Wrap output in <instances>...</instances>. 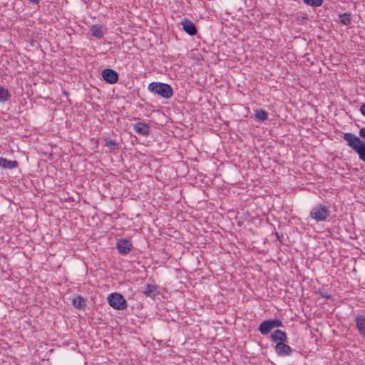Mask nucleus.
Wrapping results in <instances>:
<instances>
[{
    "instance_id": "nucleus-1",
    "label": "nucleus",
    "mask_w": 365,
    "mask_h": 365,
    "mask_svg": "<svg viewBox=\"0 0 365 365\" xmlns=\"http://www.w3.org/2000/svg\"><path fill=\"white\" fill-rule=\"evenodd\" d=\"M148 88L152 93L166 99L170 98L173 95L172 87L165 83L152 82L148 85Z\"/></svg>"
},
{
    "instance_id": "nucleus-2",
    "label": "nucleus",
    "mask_w": 365,
    "mask_h": 365,
    "mask_svg": "<svg viewBox=\"0 0 365 365\" xmlns=\"http://www.w3.org/2000/svg\"><path fill=\"white\" fill-rule=\"evenodd\" d=\"M309 216L317 222L326 221L329 216V207L324 205L318 204L311 210Z\"/></svg>"
},
{
    "instance_id": "nucleus-3",
    "label": "nucleus",
    "mask_w": 365,
    "mask_h": 365,
    "mask_svg": "<svg viewBox=\"0 0 365 365\" xmlns=\"http://www.w3.org/2000/svg\"><path fill=\"white\" fill-rule=\"evenodd\" d=\"M108 302L115 309L123 310L127 307V302L123 296L119 293H112L108 297Z\"/></svg>"
},
{
    "instance_id": "nucleus-4",
    "label": "nucleus",
    "mask_w": 365,
    "mask_h": 365,
    "mask_svg": "<svg viewBox=\"0 0 365 365\" xmlns=\"http://www.w3.org/2000/svg\"><path fill=\"white\" fill-rule=\"evenodd\" d=\"M282 327V322L277 319H268L260 323L258 330L263 334H268L273 329Z\"/></svg>"
},
{
    "instance_id": "nucleus-5",
    "label": "nucleus",
    "mask_w": 365,
    "mask_h": 365,
    "mask_svg": "<svg viewBox=\"0 0 365 365\" xmlns=\"http://www.w3.org/2000/svg\"><path fill=\"white\" fill-rule=\"evenodd\" d=\"M116 248L120 254L126 255L133 249V245L128 239L121 238L118 240Z\"/></svg>"
},
{
    "instance_id": "nucleus-6",
    "label": "nucleus",
    "mask_w": 365,
    "mask_h": 365,
    "mask_svg": "<svg viewBox=\"0 0 365 365\" xmlns=\"http://www.w3.org/2000/svg\"><path fill=\"white\" fill-rule=\"evenodd\" d=\"M342 138L344 140L346 141V145L354 150H355L359 145L362 142L358 136L351 133H344Z\"/></svg>"
},
{
    "instance_id": "nucleus-7",
    "label": "nucleus",
    "mask_w": 365,
    "mask_h": 365,
    "mask_svg": "<svg viewBox=\"0 0 365 365\" xmlns=\"http://www.w3.org/2000/svg\"><path fill=\"white\" fill-rule=\"evenodd\" d=\"M102 77L106 82L110 84L115 83L118 81V73L115 71L110 68H105L104 70H103Z\"/></svg>"
},
{
    "instance_id": "nucleus-8",
    "label": "nucleus",
    "mask_w": 365,
    "mask_h": 365,
    "mask_svg": "<svg viewBox=\"0 0 365 365\" xmlns=\"http://www.w3.org/2000/svg\"><path fill=\"white\" fill-rule=\"evenodd\" d=\"M182 29L190 36H194L197 33V28L193 22L188 19H183L181 21Z\"/></svg>"
},
{
    "instance_id": "nucleus-9",
    "label": "nucleus",
    "mask_w": 365,
    "mask_h": 365,
    "mask_svg": "<svg viewBox=\"0 0 365 365\" xmlns=\"http://www.w3.org/2000/svg\"><path fill=\"white\" fill-rule=\"evenodd\" d=\"M275 351L277 355L284 356H289L292 354L293 349L286 344V342L283 343H277L275 346Z\"/></svg>"
},
{
    "instance_id": "nucleus-10",
    "label": "nucleus",
    "mask_w": 365,
    "mask_h": 365,
    "mask_svg": "<svg viewBox=\"0 0 365 365\" xmlns=\"http://www.w3.org/2000/svg\"><path fill=\"white\" fill-rule=\"evenodd\" d=\"M272 339L277 343L287 342V336L285 331L276 329L271 334Z\"/></svg>"
},
{
    "instance_id": "nucleus-11",
    "label": "nucleus",
    "mask_w": 365,
    "mask_h": 365,
    "mask_svg": "<svg viewBox=\"0 0 365 365\" xmlns=\"http://www.w3.org/2000/svg\"><path fill=\"white\" fill-rule=\"evenodd\" d=\"M134 130L137 133L143 135H148L150 133V127L144 122L135 123Z\"/></svg>"
},
{
    "instance_id": "nucleus-12",
    "label": "nucleus",
    "mask_w": 365,
    "mask_h": 365,
    "mask_svg": "<svg viewBox=\"0 0 365 365\" xmlns=\"http://www.w3.org/2000/svg\"><path fill=\"white\" fill-rule=\"evenodd\" d=\"M355 321L360 334L365 336V317L363 315L358 314Z\"/></svg>"
},
{
    "instance_id": "nucleus-13",
    "label": "nucleus",
    "mask_w": 365,
    "mask_h": 365,
    "mask_svg": "<svg viewBox=\"0 0 365 365\" xmlns=\"http://www.w3.org/2000/svg\"><path fill=\"white\" fill-rule=\"evenodd\" d=\"M18 162L16 160H7L3 157H0V167L4 168L13 169L18 167Z\"/></svg>"
},
{
    "instance_id": "nucleus-14",
    "label": "nucleus",
    "mask_w": 365,
    "mask_h": 365,
    "mask_svg": "<svg viewBox=\"0 0 365 365\" xmlns=\"http://www.w3.org/2000/svg\"><path fill=\"white\" fill-rule=\"evenodd\" d=\"M143 292L145 296L152 298L155 297L159 293L158 287L154 284H147Z\"/></svg>"
},
{
    "instance_id": "nucleus-15",
    "label": "nucleus",
    "mask_w": 365,
    "mask_h": 365,
    "mask_svg": "<svg viewBox=\"0 0 365 365\" xmlns=\"http://www.w3.org/2000/svg\"><path fill=\"white\" fill-rule=\"evenodd\" d=\"M72 304L74 307L78 309H84L86 306L84 299L81 296H77L73 298L72 300Z\"/></svg>"
},
{
    "instance_id": "nucleus-16",
    "label": "nucleus",
    "mask_w": 365,
    "mask_h": 365,
    "mask_svg": "<svg viewBox=\"0 0 365 365\" xmlns=\"http://www.w3.org/2000/svg\"><path fill=\"white\" fill-rule=\"evenodd\" d=\"M93 36L97 38H101L103 36L102 26L98 24L93 25L91 29Z\"/></svg>"
},
{
    "instance_id": "nucleus-17",
    "label": "nucleus",
    "mask_w": 365,
    "mask_h": 365,
    "mask_svg": "<svg viewBox=\"0 0 365 365\" xmlns=\"http://www.w3.org/2000/svg\"><path fill=\"white\" fill-rule=\"evenodd\" d=\"M354 151L359 155V159L365 162V142L362 141Z\"/></svg>"
},
{
    "instance_id": "nucleus-18",
    "label": "nucleus",
    "mask_w": 365,
    "mask_h": 365,
    "mask_svg": "<svg viewBox=\"0 0 365 365\" xmlns=\"http://www.w3.org/2000/svg\"><path fill=\"white\" fill-rule=\"evenodd\" d=\"M105 146L108 147L110 151L118 149V143L115 140L110 138H105Z\"/></svg>"
},
{
    "instance_id": "nucleus-19",
    "label": "nucleus",
    "mask_w": 365,
    "mask_h": 365,
    "mask_svg": "<svg viewBox=\"0 0 365 365\" xmlns=\"http://www.w3.org/2000/svg\"><path fill=\"white\" fill-rule=\"evenodd\" d=\"M339 20L342 24L345 26H349L351 22V17L350 13H344L339 14Z\"/></svg>"
},
{
    "instance_id": "nucleus-20",
    "label": "nucleus",
    "mask_w": 365,
    "mask_h": 365,
    "mask_svg": "<svg viewBox=\"0 0 365 365\" xmlns=\"http://www.w3.org/2000/svg\"><path fill=\"white\" fill-rule=\"evenodd\" d=\"M10 97V93L9 91L4 87H0V102L4 103Z\"/></svg>"
},
{
    "instance_id": "nucleus-21",
    "label": "nucleus",
    "mask_w": 365,
    "mask_h": 365,
    "mask_svg": "<svg viewBox=\"0 0 365 365\" xmlns=\"http://www.w3.org/2000/svg\"><path fill=\"white\" fill-rule=\"evenodd\" d=\"M255 118L259 121H264L267 119V113L262 109L257 110L255 113Z\"/></svg>"
},
{
    "instance_id": "nucleus-22",
    "label": "nucleus",
    "mask_w": 365,
    "mask_h": 365,
    "mask_svg": "<svg viewBox=\"0 0 365 365\" xmlns=\"http://www.w3.org/2000/svg\"><path fill=\"white\" fill-rule=\"evenodd\" d=\"M303 1L306 4L310 5L312 6H320L323 3V0H303Z\"/></svg>"
},
{
    "instance_id": "nucleus-23",
    "label": "nucleus",
    "mask_w": 365,
    "mask_h": 365,
    "mask_svg": "<svg viewBox=\"0 0 365 365\" xmlns=\"http://www.w3.org/2000/svg\"><path fill=\"white\" fill-rule=\"evenodd\" d=\"M359 136L364 139H365V128H361L359 131Z\"/></svg>"
},
{
    "instance_id": "nucleus-24",
    "label": "nucleus",
    "mask_w": 365,
    "mask_h": 365,
    "mask_svg": "<svg viewBox=\"0 0 365 365\" xmlns=\"http://www.w3.org/2000/svg\"><path fill=\"white\" fill-rule=\"evenodd\" d=\"M360 111L365 116V103H363L360 107Z\"/></svg>"
}]
</instances>
